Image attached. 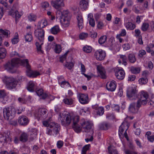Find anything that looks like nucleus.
Returning <instances> with one entry per match:
<instances>
[{"label": "nucleus", "mask_w": 154, "mask_h": 154, "mask_svg": "<svg viewBox=\"0 0 154 154\" xmlns=\"http://www.w3.org/2000/svg\"><path fill=\"white\" fill-rule=\"evenodd\" d=\"M148 104L149 105H151L152 106H154V96L151 97L150 100L148 102Z\"/></svg>", "instance_id": "nucleus-64"}, {"label": "nucleus", "mask_w": 154, "mask_h": 154, "mask_svg": "<svg viewBox=\"0 0 154 154\" xmlns=\"http://www.w3.org/2000/svg\"><path fill=\"white\" fill-rule=\"evenodd\" d=\"M51 33L53 34H56L59 32V28L58 26H55L51 29Z\"/></svg>", "instance_id": "nucleus-38"}, {"label": "nucleus", "mask_w": 154, "mask_h": 154, "mask_svg": "<svg viewBox=\"0 0 154 154\" xmlns=\"http://www.w3.org/2000/svg\"><path fill=\"white\" fill-rule=\"evenodd\" d=\"M106 118L109 119H113L115 118V116L113 114L109 113L106 114Z\"/></svg>", "instance_id": "nucleus-57"}, {"label": "nucleus", "mask_w": 154, "mask_h": 154, "mask_svg": "<svg viewBox=\"0 0 154 154\" xmlns=\"http://www.w3.org/2000/svg\"><path fill=\"white\" fill-rule=\"evenodd\" d=\"M106 39L107 37L106 35H103L98 39V42L100 44H103L106 42Z\"/></svg>", "instance_id": "nucleus-41"}, {"label": "nucleus", "mask_w": 154, "mask_h": 154, "mask_svg": "<svg viewBox=\"0 0 154 154\" xmlns=\"http://www.w3.org/2000/svg\"><path fill=\"white\" fill-rule=\"evenodd\" d=\"M88 0H82L79 2L80 7L83 11L86 10L88 7Z\"/></svg>", "instance_id": "nucleus-22"}, {"label": "nucleus", "mask_w": 154, "mask_h": 154, "mask_svg": "<svg viewBox=\"0 0 154 154\" xmlns=\"http://www.w3.org/2000/svg\"><path fill=\"white\" fill-rule=\"evenodd\" d=\"M22 63L24 64L26 66L27 69L26 74L29 77L34 78L40 75L38 72L31 70L28 59L21 60L19 58H13L11 60V64H10V73H14L16 71V67Z\"/></svg>", "instance_id": "nucleus-2"}, {"label": "nucleus", "mask_w": 154, "mask_h": 154, "mask_svg": "<svg viewBox=\"0 0 154 154\" xmlns=\"http://www.w3.org/2000/svg\"><path fill=\"white\" fill-rule=\"evenodd\" d=\"M48 25L47 20L45 19H42L38 22V26L39 28H43L45 27Z\"/></svg>", "instance_id": "nucleus-30"}, {"label": "nucleus", "mask_w": 154, "mask_h": 154, "mask_svg": "<svg viewBox=\"0 0 154 154\" xmlns=\"http://www.w3.org/2000/svg\"><path fill=\"white\" fill-rule=\"evenodd\" d=\"M58 119L60 121L61 124L64 126L68 125L72 122V128L74 130L78 133L80 132L81 128L78 124L79 121V116H75L72 113L64 111L60 113Z\"/></svg>", "instance_id": "nucleus-1"}, {"label": "nucleus", "mask_w": 154, "mask_h": 154, "mask_svg": "<svg viewBox=\"0 0 154 154\" xmlns=\"http://www.w3.org/2000/svg\"><path fill=\"white\" fill-rule=\"evenodd\" d=\"M68 52H67L65 54L60 57V61L61 63H63V61L66 60V55L68 54Z\"/></svg>", "instance_id": "nucleus-55"}, {"label": "nucleus", "mask_w": 154, "mask_h": 154, "mask_svg": "<svg viewBox=\"0 0 154 154\" xmlns=\"http://www.w3.org/2000/svg\"><path fill=\"white\" fill-rule=\"evenodd\" d=\"M64 103L68 105H71L73 104V100L72 98H65L63 100Z\"/></svg>", "instance_id": "nucleus-37"}, {"label": "nucleus", "mask_w": 154, "mask_h": 154, "mask_svg": "<svg viewBox=\"0 0 154 154\" xmlns=\"http://www.w3.org/2000/svg\"><path fill=\"white\" fill-rule=\"evenodd\" d=\"M50 128H52L53 132L57 135L58 134L60 128V125L55 122H52L50 125Z\"/></svg>", "instance_id": "nucleus-12"}, {"label": "nucleus", "mask_w": 154, "mask_h": 154, "mask_svg": "<svg viewBox=\"0 0 154 154\" xmlns=\"http://www.w3.org/2000/svg\"><path fill=\"white\" fill-rule=\"evenodd\" d=\"M60 14V17L61 18L60 22L62 25L64 27L68 26L70 24L71 15L70 14L68 10H64L61 12L58 11L57 12V14Z\"/></svg>", "instance_id": "nucleus-3"}, {"label": "nucleus", "mask_w": 154, "mask_h": 154, "mask_svg": "<svg viewBox=\"0 0 154 154\" xmlns=\"http://www.w3.org/2000/svg\"><path fill=\"white\" fill-rule=\"evenodd\" d=\"M10 109L9 107H5L3 109V115L4 118L8 120L10 116Z\"/></svg>", "instance_id": "nucleus-29"}, {"label": "nucleus", "mask_w": 154, "mask_h": 154, "mask_svg": "<svg viewBox=\"0 0 154 154\" xmlns=\"http://www.w3.org/2000/svg\"><path fill=\"white\" fill-rule=\"evenodd\" d=\"M126 30L125 29H122L120 33L117 35H119L120 36H124L126 35Z\"/></svg>", "instance_id": "nucleus-60"}, {"label": "nucleus", "mask_w": 154, "mask_h": 154, "mask_svg": "<svg viewBox=\"0 0 154 154\" xmlns=\"http://www.w3.org/2000/svg\"><path fill=\"white\" fill-rule=\"evenodd\" d=\"M88 36V34L87 33L82 32L80 34L79 37L80 39L83 40L86 38Z\"/></svg>", "instance_id": "nucleus-51"}, {"label": "nucleus", "mask_w": 154, "mask_h": 154, "mask_svg": "<svg viewBox=\"0 0 154 154\" xmlns=\"http://www.w3.org/2000/svg\"><path fill=\"white\" fill-rule=\"evenodd\" d=\"M20 140L21 142H25L28 140V135L26 133H23L20 136Z\"/></svg>", "instance_id": "nucleus-35"}, {"label": "nucleus", "mask_w": 154, "mask_h": 154, "mask_svg": "<svg viewBox=\"0 0 154 154\" xmlns=\"http://www.w3.org/2000/svg\"><path fill=\"white\" fill-rule=\"evenodd\" d=\"M149 95L146 91H142L139 94L138 97L139 100L137 102V106L140 108L142 105H145L149 101Z\"/></svg>", "instance_id": "nucleus-5"}, {"label": "nucleus", "mask_w": 154, "mask_h": 154, "mask_svg": "<svg viewBox=\"0 0 154 154\" xmlns=\"http://www.w3.org/2000/svg\"><path fill=\"white\" fill-rule=\"evenodd\" d=\"M83 50L86 53H90L91 52L92 48L90 46L85 45L83 48Z\"/></svg>", "instance_id": "nucleus-46"}, {"label": "nucleus", "mask_w": 154, "mask_h": 154, "mask_svg": "<svg viewBox=\"0 0 154 154\" xmlns=\"http://www.w3.org/2000/svg\"><path fill=\"white\" fill-rule=\"evenodd\" d=\"M148 82V79L146 78H141L139 80V83L141 85L146 84Z\"/></svg>", "instance_id": "nucleus-49"}, {"label": "nucleus", "mask_w": 154, "mask_h": 154, "mask_svg": "<svg viewBox=\"0 0 154 154\" xmlns=\"http://www.w3.org/2000/svg\"><path fill=\"white\" fill-rule=\"evenodd\" d=\"M52 6L56 9L64 5L63 0H54L51 2Z\"/></svg>", "instance_id": "nucleus-15"}, {"label": "nucleus", "mask_w": 154, "mask_h": 154, "mask_svg": "<svg viewBox=\"0 0 154 154\" xmlns=\"http://www.w3.org/2000/svg\"><path fill=\"white\" fill-rule=\"evenodd\" d=\"M134 35L136 37H140L141 36L140 35L141 32L140 29H136L134 30Z\"/></svg>", "instance_id": "nucleus-56"}, {"label": "nucleus", "mask_w": 154, "mask_h": 154, "mask_svg": "<svg viewBox=\"0 0 154 154\" xmlns=\"http://www.w3.org/2000/svg\"><path fill=\"white\" fill-rule=\"evenodd\" d=\"M78 97L79 102L82 104H87L89 102V98L87 94L79 93L78 95Z\"/></svg>", "instance_id": "nucleus-9"}, {"label": "nucleus", "mask_w": 154, "mask_h": 154, "mask_svg": "<svg viewBox=\"0 0 154 154\" xmlns=\"http://www.w3.org/2000/svg\"><path fill=\"white\" fill-rule=\"evenodd\" d=\"M109 126L108 124L106 122H103L99 125L100 129L101 130H106Z\"/></svg>", "instance_id": "nucleus-39"}, {"label": "nucleus", "mask_w": 154, "mask_h": 154, "mask_svg": "<svg viewBox=\"0 0 154 154\" xmlns=\"http://www.w3.org/2000/svg\"><path fill=\"white\" fill-rule=\"evenodd\" d=\"M3 82L6 85L7 88L9 89H10V78L5 76L3 79Z\"/></svg>", "instance_id": "nucleus-36"}, {"label": "nucleus", "mask_w": 154, "mask_h": 154, "mask_svg": "<svg viewBox=\"0 0 154 154\" xmlns=\"http://www.w3.org/2000/svg\"><path fill=\"white\" fill-rule=\"evenodd\" d=\"M129 127V125L127 122H123L122 123V125L120 126L119 130V137L123 136V133L124 130L126 129L127 130Z\"/></svg>", "instance_id": "nucleus-14"}, {"label": "nucleus", "mask_w": 154, "mask_h": 154, "mask_svg": "<svg viewBox=\"0 0 154 154\" xmlns=\"http://www.w3.org/2000/svg\"><path fill=\"white\" fill-rule=\"evenodd\" d=\"M77 19L78 20V26L79 29H82L83 26V19L82 16L79 14L77 16Z\"/></svg>", "instance_id": "nucleus-27"}, {"label": "nucleus", "mask_w": 154, "mask_h": 154, "mask_svg": "<svg viewBox=\"0 0 154 154\" xmlns=\"http://www.w3.org/2000/svg\"><path fill=\"white\" fill-rule=\"evenodd\" d=\"M74 65V64L71 61L70 62L69 61H67L66 63L65 66H66L69 69H71Z\"/></svg>", "instance_id": "nucleus-45"}, {"label": "nucleus", "mask_w": 154, "mask_h": 154, "mask_svg": "<svg viewBox=\"0 0 154 154\" xmlns=\"http://www.w3.org/2000/svg\"><path fill=\"white\" fill-rule=\"evenodd\" d=\"M128 58L129 60L131 63H134L136 61L135 58L134 54H129L128 55Z\"/></svg>", "instance_id": "nucleus-47"}, {"label": "nucleus", "mask_w": 154, "mask_h": 154, "mask_svg": "<svg viewBox=\"0 0 154 154\" xmlns=\"http://www.w3.org/2000/svg\"><path fill=\"white\" fill-rule=\"evenodd\" d=\"M108 149L109 151V154H116L117 153V150L113 147L109 146L108 148Z\"/></svg>", "instance_id": "nucleus-43"}, {"label": "nucleus", "mask_w": 154, "mask_h": 154, "mask_svg": "<svg viewBox=\"0 0 154 154\" xmlns=\"http://www.w3.org/2000/svg\"><path fill=\"white\" fill-rule=\"evenodd\" d=\"M97 69L100 74L101 78L103 79H106V71L102 66L101 65H98L97 66Z\"/></svg>", "instance_id": "nucleus-21"}, {"label": "nucleus", "mask_w": 154, "mask_h": 154, "mask_svg": "<svg viewBox=\"0 0 154 154\" xmlns=\"http://www.w3.org/2000/svg\"><path fill=\"white\" fill-rule=\"evenodd\" d=\"M24 38L26 42H31L33 39L32 32H28L26 35H24Z\"/></svg>", "instance_id": "nucleus-34"}, {"label": "nucleus", "mask_w": 154, "mask_h": 154, "mask_svg": "<svg viewBox=\"0 0 154 154\" xmlns=\"http://www.w3.org/2000/svg\"><path fill=\"white\" fill-rule=\"evenodd\" d=\"M131 72L133 73L137 74L140 72V69L139 67H132L131 68Z\"/></svg>", "instance_id": "nucleus-42"}, {"label": "nucleus", "mask_w": 154, "mask_h": 154, "mask_svg": "<svg viewBox=\"0 0 154 154\" xmlns=\"http://www.w3.org/2000/svg\"><path fill=\"white\" fill-rule=\"evenodd\" d=\"M36 92L37 95L41 97V98L42 99H45L48 97V94L45 93H43L42 89H40L36 91Z\"/></svg>", "instance_id": "nucleus-25"}, {"label": "nucleus", "mask_w": 154, "mask_h": 154, "mask_svg": "<svg viewBox=\"0 0 154 154\" xmlns=\"http://www.w3.org/2000/svg\"><path fill=\"white\" fill-rule=\"evenodd\" d=\"M34 116L38 120L45 119L48 115V112L47 109L44 108L40 109L38 110L35 111L34 112Z\"/></svg>", "instance_id": "nucleus-6"}, {"label": "nucleus", "mask_w": 154, "mask_h": 154, "mask_svg": "<svg viewBox=\"0 0 154 154\" xmlns=\"http://www.w3.org/2000/svg\"><path fill=\"white\" fill-rule=\"evenodd\" d=\"M146 54V52L145 50H141L139 51V56L141 57H142Z\"/></svg>", "instance_id": "nucleus-63"}, {"label": "nucleus", "mask_w": 154, "mask_h": 154, "mask_svg": "<svg viewBox=\"0 0 154 154\" xmlns=\"http://www.w3.org/2000/svg\"><path fill=\"white\" fill-rule=\"evenodd\" d=\"M92 108L96 110L97 113L99 116L102 115L104 113V109L102 106H99L98 105L95 104L92 106Z\"/></svg>", "instance_id": "nucleus-19"}, {"label": "nucleus", "mask_w": 154, "mask_h": 154, "mask_svg": "<svg viewBox=\"0 0 154 154\" xmlns=\"http://www.w3.org/2000/svg\"><path fill=\"white\" fill-rule=\"evenodd\" d=\"M5 69L8 72L10 71V62L8 61L4 66Z\"/></svg>", "instance_id": "nucleus-62"}, {"label": "nucleus", "mask_w": 154, "mask_h": 154, "mask_svg": "<svg viewBox=\"0 0 154 154\" xmlns=\"http://www.w3.org/2000/svg\"><path fill=\"white\" fill-rule=\"evenodd\" d=\"M127 58L126 56L123 55H120V60L119 61V63H120L121 62H122V64L125 66H126L127 64Z\"/></svg>", "instance_id": "nucleus-33"}, {"label": "nucleus", "mask_w": 154, "mask_h": 154, "mask_svg": "<svg viewBox=\"0 0 154 154\" xmlns=\"http://www.w3.org/2000/svg\"><path fill=\"white\" fill-rule=\"evenodd\" d=\"M23 12H18L16 5H14L10 10V15L13 17L15 18L16 23H17L19 21V19L23 15Z\"/></svg>", "instance_id": "nucleus-7"}, {"label": "nucleus", "mask_w": 154, "mask_h": 154, "mask_svg": "<svg viewBox=\"0 0 154 154\" xmlns=\"http://www.w3.org/2000/svg\"><path fill=\"white\" fill-rule=\"evenodd\" d=\"M94 56L97 60H102L105 57L106 53L104 51L100 49L95 51Z\"/></svg>", "instance_id": "nucleus-10"}, {"label": "nucleus", "mask_w": 154, "mask_h": 154, "mask_svg": "<svg viewBox=\"0 0 154 154\" xmlns=\"http://www.w3.org/2000/svg\"><path fill=\"white\" fill-rule=\"evenodd\" d=\"M81 124L84 131L85 132H88L92 127V124L88 121H84Z\"/></svg>", "instance_id": "nucleus-20"}, {"label": "nucleus", "mask_w": 154, "mask_h": 154, "mask_svg": "<svg viewBox=\"0 0 154 154\" xmlns=\"http://www.w3.org/2000/svg\"><path fill=\"white\" fill-rule=\"evenodd\" d=\"M42 6L43 8H44L45 9L46 8H48L49 7V4L47 2H44L42 3Z\"/></svg>", "instance_id": "nucleus-58"}, {"label": "nucleus", "mask_w": 154, "mask_h": 154, "mask_svg": "<svg viewBox=\"0 0 154 154\" xmlns=\"http://www.w3.org/2000/svg\"><path fill=\"white\" fill-rule=\"evenodd\" d=\"M8 30L0 29V46L1 45L4 37H7L8 36Z\"/></svg>", "instance_id": "nucleus-23"}, {"label": "nucleus", "mask_w": 154, "mask_h": 154, "mask_svg": "<svg viewBox=\"0 0 154 154\" xmlns=\"http://www.w3.org/2000/svg\"><path fill=\"white\" fill-rule=\"evenodd\" d=\"M115 75L117 78L119 80L124 79L125 75L124 70L122 69H116L115 70Z\"/></svg>", "instance_id": "nucleus-11"}, {"label": "nucleus", "mask_w": 154, "mask_h": 154, "mask_svg": "<svg viewBox=\"0 0 154 154\" xmlns=\"http://www.w3.org/2000/svg\"><path fill=\"white\" fill-rule=\"evenodd\" d=\"M112 110L119 112V110L120 107L118 105L113 104L112 106Z\"/></svg>", "instance_id": "nucleus-53"}, {"label": "nucleus", "mask_w": 154, "mask_h": 154, "mask_svg": "<svg viewBox=\"0 0 154 154\" xmlns=\"http://www.w3.org/2000/svg\"><path fill=\"white\" fill-rule=\"evenodd\" d=\"M29 20L30 21H35L36 19V15L32 14H30L28 16Z\"/></svg>", "instance_id": "nucleus-44"}, {"label": "nucleus", "mask_w": 154, "mask_h": 154, "mask_svg": "<svg viewBox=\"0 0 154 154\" xmlns=\"http://www.w3.org/2000/svg\"><path fill=\"white\" fill-rule=\"evenodd\" d=\"M149 25L148 23H144L141 26V29L143 31H146L148 29Z\"/></svg>", "instance_id": "nucleus-52"}, {"label": "nucleus", "mask_w": 154, "mask_h": 154, "mask_svg": "<svg viewBox=\"0 0 154 154\" xmlns=\"http://www.w3.org/2000/svg\"><path fill=\"white\" fill-rule=\"evenodd\" d=\"M54 51L56 53L58 54L60 53L61 51V48L60 45H56Z\"/></svg>", "instance_id": "nucleus-50"}, {"label": "nucleus", "mask_w": 154, "mask_h": 154, "mask_svg": "<svg viewBox=\"0 0 154 154\" xmlns=\"http://www.w3.org/2000/svg\"><path fill=\"white\" fill-rule=\"evenodd\" d=\"M137 91L134 85L129 87L127 90V95L130 100L135 99L137 97Z\"/></svg>", "instance_id": "nucleus-8"}, {"label": "nucleus", "mask_w": 154, "mask_h": 154, "mask_svg": "<svg viewBox=\"0 0 154 154\" xmlns=\"http://www.w3.org/2000/svg\"><path fill=\"white\" fill-rule=\"evenodd\" d=\"M90 146V144L85 145L83 147L82 151L85 152H86L89 149Z\"/></svg>", "instance_id": "nucleus-59"}, {"label": "nucleus", "mask_w": 154, "mask_h": 154, "mask_svg": "<svg viewBox=\"0 0 154 154\" xmlns=\"http://www.w3.org/2000/svg\"><path fill=\"white\" fill-rule=\"evenodd\" d=\"M124 25L127 30H133L136 27V25L130 22L125 23Z\"/></svg>", "instance_id": "nucleus-26"}, {"label": "nucleus", "mask_w": 154, "mask_h": 154, "mask_svg": "<svg viewBox=\"0 0 154 154\" xmlns=\"http://www.w3.org/2000/svg\"><path fill=\"white\" fill-rule=\"evenodd\" d=\"M7 95V93L5 90H0V99L1 100H3L2 101V103L4 104H5L8 100Z\"/></svg>", "instance_id": "nucleus-18"}, {"label": "nucleus", "mask_w": 154, "mask_h": 154, "mask_svg": "<svg viewBox=\"0 0 154 154\" xmlns=\"http://www.w3.org/2000/svg\"><path fill=\"white\" fill-rule=\"evenodd\" d=\"M93 17V15L92 14L90 13L88 15V18L89 24L92 27H94L95 25V22Z\"/></svg>", "instance_id": "nucleus-31"}, {"label": "nucleus", "mask_w": 154, "mask_h": 154, "mask_svg": "<svg viewBox=\"0 0 154 154\" xmlns=\"http://www.w3.org/2000/svg\"><path fill=\"white\" fill-rule=\"evenodd\" d=\"M34 34L41 42L40 44L37 42L35 43L37 51L39 53H42V51L41 50V45L43 44V42L44 38L45 31L42 29H37L35 30Z\"/></svg>", "instance_id": "nucleus-4"}, {"label": "nucleus", "mask_w": 154, "mask_h": 154, "mask_svg": "<svg viewBox=\"0 0 154 154\" xmlns=\"http://www.w3.org/2000/svg\"><path fill=\"white\" fill-rule=\"evenodd\" d=\"M139 108L137 107V105H136V107L135 103H133L130 105L129 110L131 112L135 113L137 112Z\"/></svg>", "instance_id": "nucleus-24"}, {"label": "nucleus", "mask_w": 154, "mask_h": 154, "mask_svg": "<svg viewBox=\"0 0 154 154\" xmlns=\"http://www.w3.org/2000/svg\"><path fill=\"white\" fill-rule=\"evenodd\" d=\"M37 84L35 82L33 81H30L28 83L27 89L28 91L31 92H34L37 88Z\"/></svg>", "instance_id": "nucleus-16"}, {"label": "nucleus", "mask_w": 154, "mask_h": 154, "mask_svg": "<svg viewBox=\"0 0 154 154\" xmlns=\"http://www.w3.org/2000/svg\"><path fill=\"white\" fill-rule=\"evenodd\" d=\"M29 120L28 118L24 116H20L19 117L18 122L19 124L23 126L26 125L29 123Z\"/></svg>", "instance_id": "nucleus-17"}, {"label": "nucleus", "mask_w": 154, "mask_h": 154, "mask_svg": "<svg viewBox=\"0 0 154 154\" xmlns=\"http://www.w3.org/2000/svg\"><path fill=\"white\" fill-rule=\"evenodd\" d=\"M52 122L51 119H49L48 120L43 121L42 124L45 127H50V124Z\"/></svg>", "instance_id": "nucleus-48"}, {"label": "nucleus", "mask_w": 154, "mask_h": 154, "mask_svg": "<svg viewBox=\"0 0 154 154\" xmlns=\"http://www.w3.org/2000/svg\"><path fill=\"white\" fill-rule=\"evenodd\" d=\"M32 131L34 132V136H31L30 137V141H32L36 138V137L37 134V130H33Z\"/></svg>", "instance_id": "nucleus-54"}, {"label": "nucleus", "mask_w": 154, "mask_h": 154, "mask_svg": "<svg viewBox=\"0 0 154 154\" xmlns=\"http://www.w3.org/2000/svg\"><path fill=\"white\" fill-rule=\"evenodd\" d=\"M116 83L114 80L108 82L106 84V87L107 90L110 91H114L116 88Z\"/></svg>", "instance_id": "nucleus-13"}, {"label": "nucleus", "mask_w": 154, "mask_h": 154, "mask_svg": "<svg viewBox=\"0 0 154 154\" xmlns=\"http://www.w3.org/2000/svg\"><path fill=\"white\" fill-rule=\"evenodd\" d=\"M16 113V110L15 107L14 106L11 107L10 110V116L12 117V118H14L15 116Z\"/></svg>", "instance_id": "nucleus-40"}, {"label": "nucleus", "mask_w": 154, "mask_h": 154, "mask_svg": "<svg viewBox=\"0 0 154 154\" xmlns=\"http://www.w3.org/2000/svg\"><path fill=\"white\" fill-rule=\"evenodd\" d=\"M18 81L13 77H10V89H15L18 84Z\"/></svg>", "instance_id": "nucleus-28"}, {"label": "nucleus", "mask_w": 154, "mask_h": 154, "mask_svg": "<svg viewBox=\"0 0 154 154\" xmlns=\"http://www.w3.org/2000/svg\"><path fill=\"white\" fill-rule=\"evenodd\" d=\"M122 48H123L124 50L126 51L130 48V46L129 44H125L122 45Z\"/></svg>", "instance_id": "nucleus-61"}, {"label": "nucleus", "mask_w": 154, "mask_h": 154, "mask_svg": "<svg viewBox=\"0 0 154 154\" xmlns=\"http://www.w3.org/2000/svg\"><path fill=\"white\" fill-rule=\"evenodd\" d=\"M7 54L6 49L3 48H0V59H2L5 58Z\"/></svg>", "instance_id": "nucleus-32"}]
</instances>
